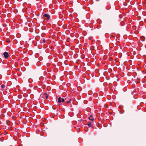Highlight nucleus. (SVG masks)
I'll use <instances>...</instances> for the list:
<instances>
[{
    "instance_id": "1",
    "label": "nucleus",
    "mask_w": 146,
    "mask_h": 146,
    "mask_svg": "<svg viewBox=\"0 0 146 146\" xmlns=\"http://www.w3.org/2000/svg\"><path fill=\"white\" fill-rule=\"evenodd\" d=\"M64 101H66V102H67L68 104L70 102V100H69L68 101H67L66 99L64 100V98H62L61 97H59L58 99V103L60 104H62Z\"/></svg>"
},
{
    "instance_id": "2",
    "label": "nucleus",
    "mask_w": 146,
    "mask_h": 146,
    "mask_svg": "<svg viewBox=\"0 0 146 146\" xmlns=\"http://www.w3.org/2000/svg\"><path fill=\"white\" fill-rule=\"evenodd\" d=\"M40 97L43 99H47L48 98V95L46 93L42 94L40 95Z\"/></svg>"
},
{
    "instance_id": "3",
    "label": "nucleus",
    "mask_w": 146,
    "mask_h": 146,
    "mask_svg": "<svg viewBox=\"0 0 146 146\" xmlns=\"http://www.w3.org/2000/svg\"><path fill=\"white\" fill-rule=\"evenodd\" d=\"M43 17H46V20H48L50 19V16L47 13L43 15Z\"/></svg>"
},
{
    "instance_id": "4",
    "label": "nucleus",
    "mask_w": 146,
    "mask_h": 146,
    "mask_svg": "<svg viewBox=\"0 0 146 146\" xmlns=\"http://www.w3.org/2000/svg\"><path fill=\"white\" fill-rule=\"evenodd\" d=\"M3 55L4 56V57L5 58H7L9 56L8 52H5L3 53Z\"/></svg>"
},
{
    "instance_id": "5",
    "label": "nucleus",
    "mask_w": 146,
    "mask_h": 146,
    "mask_svg": "<svg viewBox=\"0 0 146 146\" xmlns=\"http://www.w3.org/2000/svg\"><path fill=\"white\" fill-rule=\"evenodd\" d=\"M88 119L90 120H91L93 121L94 120V118L92 116L90 115V117H89Z\"/></svg>"
},
{
    "instance_id": "6",
    "label": "nucleus",
    "mask_w": 146,
    "mask_h": 146,
    "mask_svg": "<svg viewBox=\"0 0 146 146\" xmlns=\"http://www.w3.org/2000/svg\"><path fill=\"white\" fill-rule=\"evenodd\" d=\"M87 124H88V125L89 127H92V124L90 122H88L87 123Z\"/></svg>"
},
{
    "instance_id": "7",
    "label": "nucleus",
    "mask_w": 146,
    "mask_h": 146,
    "mask_svg": "<svg viewBox=\"0 0 146 146\" xmlns=\"http://www.w3.org/2000/svg\"><path fill=\"white\" fill-rule=\"evenodd\" d=\"M1 88L2 89H4L5 88V86L4 85H2L1 86Z\"/></svg>"
},
{
    "instance_id": "8",
    "label": "nucleus",
    "mask_w": 146,
    "mask_h": 146,
    "mask_svg": "<svg viewBox=\"0 0 146 146\" xmlns=\"http://www.w3.org/2000/svg\"><path fill=\"white\" fill-rule=\"evenodd\" d=\"M42 42L44 43H45V40L44 39H43V40H42Z\"/></svg>"
}]
</instances>
